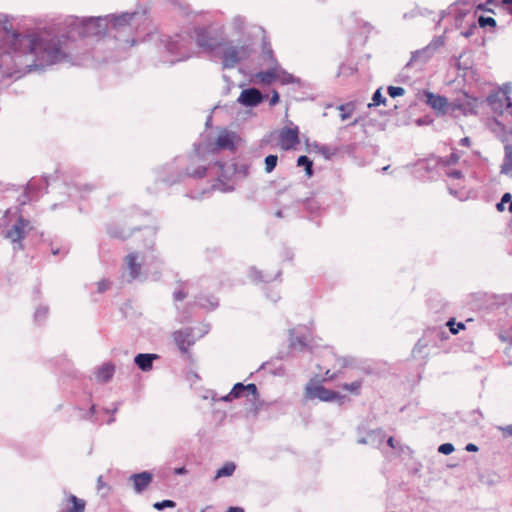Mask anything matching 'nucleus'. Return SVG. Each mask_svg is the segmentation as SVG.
Instances as JSON below:
<instances>
[{"label": "nucleus", "instance_id": "nucleus-1", "mask_svg": "<svg viewBox=\"0 0 512 512\" xmlns=\"http://www.w3.org/2000/svg\"><path fill=\"white\" fill-rule=\"evenodd\" d=\"M61 41L47 34H21L12 30L7 15L0 14V84L7 78L43 70L63 60Z\"/></svg>", "mask_w": 512, "mask_h": 512}, {"label": "nucleus", "instance_id": "nucleus-2", "mask_svg": "<svg viewBox=\"0 0 512 512\" xmlns=\"http://www.w3.org/2000/svg\"><path fill=\"white\" fill-rule=\"evenodd\" d=\"M227 149L233 151L234 134L224 130L220 132L215 143L199 144L195 148V152L191 157L192 165L187 167L186 174L193 178H201L204 176L216 177L218 183L211 186V190H219L221 192H230L233 186L223 183V180L229 179L235 173L234 164L215 161L214 163H206L215 157L220 150Z\"/></svg>", "mask_w": 512, "mask_h": 512}, {"label": "nucleus", "instance_id": "nucleus-3", "mask_svg": "<svg viewBox=\"0 0 512 512\" xmlns=\"http://www.w3.org/2000/svg\"><path fill=\"white\" fill-rule=\"evenodd\" d=\"M136 13H121L119 15H105L98 17H77L67 16L63 22V28L66 31L65 35H51L47 32L41 34H47L51 38H57L61 41V46L65 51V57L61 62H67L69 60V53L67 50V41L69 38L75 37H100L110 31H116L117 33L130 32L132 21L135 18ZM58 64V62L56 63Z\"/></svg>", "mask_w": 512, "mask_h": 512}, {"label": "nucleus", "instance_id": "nucleus-4", "mask_svg": "<svg viewBox=\"0 0 512 512\" xmlns=\"http://www.w3.org/2000/svg\"><path fill=\"white\" fill-rule=\"evenodd\" d=\"M155 235L154 229H145L142 249L132 251L125 257V268L130 280L139 279L143 274L156 273L160 267L161 261L154 250Z\"/></svg>", "mask_w": 512, "mask_h": 512}, {"label": "nucleus", "instance_id": "nucleus-5", "mask_svg": "<svg viewBox=\"0 0 512 512\" xmlns=\"http://www.w3.org/2000/svg\"><path fill=\"white\" fill-rule=\"evenodd\" d=\"M193 40L207 52H213L217 46L216 39L210 35L207 27H196L193 34H177L166 43L167 52L173 56L171 64L185 61L193 56Z\"/></svg>", "mask_w": 512, "mask_h": 512}, {"label": "nucleus", "instance_id": "nucleus-6", "mask_svg": "<svg viewBox=\"0 0 512 512\" xmlns=\"http://www.w3.org/2000/svg\"><path fill=\"white\" fill-rule=\"evenodd\" d=\"M491 110L498 117L489 122L490 130L502 141L512 139V101L497 92L487 98Z\"/></svg>", "mask_w": 512, "mask_h": 512}, {"label": "nucleus", "instance_id": "nucleus-7", "mask_svg": "<svg viewBox=\"0 0 512 512\" xmlns=\"http://www.w3.org/2000/svg\"><path fill=\"white\" fill-rule=\"evenodd\" d=\"M253 43L250 39H244L236 44L227 42L220 47L222 66L224 69H232L241 61L248 59L253 53Z\"/></svg>", "mask_w": 512, "mask_h": 512}, {"label": "nucleus", "instance_id": "nucleus-8", "mask_svg": "<svg viewBox=\"0 0 512 512\" xmlns=\"http://www.w3.org/2000/svg\"><path fill=\"white\" fill-rule=\"evenodd\" d=\"M209 331V326L204 324L198 328H183L173 333V339L178 349L183 354L189 353V348L195 342L206 335Z\"/></svg>", "mask_w": 512, "mask_h": 512}, {"label": "nucleus", "instance_id": "nucleus-9", "mask_svg": "<svg viewBox=\"0 0 512 512\" xmlns=\"http://www.w3.org/2000/svg\"><path fill=\"white\" fill-rule=\"evenodd\" d=\"M304 397L306 400L318 399L322 402L337 401L340 404L346 397L339 392L325 388L319 381L311 379L305 386Z\"/></svg>", "mask_w": 512, "mask_h": 512}, {"label": "nucleus", "instance_id": "nucleus-10", "mask_svg": "<svg viewBox=\"0 0 512 512\" xmlns=\"http://www.w3.org/2000/svg\"><path fill=\"white\" fill-rule=\"evenodd\" d=\"M249 396H252L254 400L259 397L257 387L253 383H249L247 385H244L243 383H236L228 394L220 398L217 397V394L214 391H209L208 394L204 396V398H211L213 402H231L234 399H238L241 397L248 398Z\"/></svg>", "mask_w": 512, "mask_h": 512}, {"label": "nucleus", "instance_id": "nucleus-11", "mask_svg": "<svg viewBox=\"0 0 512 512\" xmlns=\"http://www.w3.org/2000/svg\"><path fill=\"white\" fill-rule=\"evenodd\" d=\"M31 229V222L19 216L16 222L6 231L5 237L15 245L14 249L22 250L24 248L22 240Z\"/></svg>", "mask_w": 512, "mask_h": 512}, {"label": "nucleus", "instance_id": "nucleus-12", "mask_svg": "<svg viewBox=\"0 0 512 512\" xmlns=\"http://www.w3.org/2000/svg\"><path fill=\"white\" fill-rule=\"evenodd\" d=\"M312 333L306 327H296L290 330V347L297 351H303L310 347Z\"/></svg>", "mask_w": 512, "mask_h": 512}, {"label": "nucleus", "instance_id": "nucleus-13", "mask_svg": "<svg viewBox=\"0 0 512 512\" xmlns=\"http://www.w3.org/2000/svg\"><path fill=\"white\" fill-rule=\"evenodd\" d=\"M443 44L441 39L431 42L426 47L412 52L410 61L407 66L411 65H423L425 64L435 53L437 48Z\"/></svg>", "mask_w": 512, "mask_h": 512}, {"label": "nucleus", "instance_id": "nucleus-14", "mask_svg": "<svg viewBox=\"0 0 512 512\" xmlns=\"http://www.w3.org/2000/svg\"><path fill=\"white\" fill-rule=\"evenodd\" d=\"M298 135L299 130L297 126L293 128L285 127L278 133V145L285 151L293 149L299 143Z\"/></svg>", "mask_w": 512, "mask_h": 512}, {"label": "nucleus", "instance_id": "nucleus-15", "mask_svg": "<svg viewBox=\"0 0 512 512\" xmlns=\"http://www.w3.org/2000/svg\"><path fill=\"white\" fill-rule=\"evenodd\" d=\"M425 102L429 105L433 110H435L438 114L444 115L448 110V99L444 96L434 94L430 91H425Z\"/></svg>", "mask_w": 512, "mask_h": 512}, {"label": "nucleus", "instance_id": "nucleus-16", "mask_svg": "<svg viewBox=\"0 0 512 512\" xmlns=\"http://www.w3.org/2000/svg\"><path fill=\"white\" fill-rule=\"evenodd\" d=\"M263 100L264 95L256 88L244 89L238 97V102L247 107H255Z\"/></svg>", "mask_w": 512, "mask_h": 512}, {"label": "nucleus", "instance_id": "nucleus-17", "mask_svg": "<svg viewBox=\"0 0 512 512\" xmlns=\"http://www.w3.org/2000/svg\"><path fill=\"white\" fill-rule=\"evenodd\" d=\"M85 501L69 494L63 499L59 512H84Z\"/></svg>", "mask_w": 512, "mask_h": 512}, {"label": "nucleus", "instance_id": "nucleus-18", "mask_svg": "<svg viewBox=\"0 0 512 512\" xmlns=\"http://www.w3.org/2000/svg\"><path fill=\"white\" fill-rule=\"evenodd\" d=\"M152 479V474L147 471L138 474H133L130 477V480L133 482L134 490L136 493L143 492L150 485Z\"/></svg>", "mask_w": 512, "mask_h": 512}, {"label": "nucleus", "instance_id": "nucleus-19", "mask_svg": "<svg viewBox=\"0 0 512 512\" xmlns=\"http://www.w3.org/2000/svg\"><path fill=\"white\" fill-rule=\"evenodd\" d=\"M158 358H159V356L157 354L140 353L134 357V363L143 372H148V371L152 370V368H153V361Z\"/></svg>", "mask_w": 512, "mask_h": 512}, {"label": "nucleus", "instance_id": "nucleus-20", "mask_svg": "<svg viewBox=\"0 0 512 512\" xmlns=\"http://www.w3.org/2000/svg\"><path fill=\"white\" fill-rule=\"evenodd\" d=\"M270 65L269 69L256 73L255 77L260 83L269 85L277 81L278 62Z\"/></svg>", "mask_w": 512, "mask_h": 512}, {"label": "nucleus", "instance_id": "nucleus-21", "mask_svg": "<svg viewBox=\"0 0 512 512\" xmlns=\"http://www.w3.org/2000/svg\"><path fill=\"white\" fill-rule=\"evenodd\" d=\"M504 159L501 165L500 173L512 177V144L505 142Z\"/></svg>", "mask_w": 512, "mask_h": 512}, {"label": "nucleus", "instance_id": "nucleus-22", "mask_svg": "<svg viewBox=\"0 0 512 512\" xmlns=\"http://www.w3.org/2000/svg\"><path fill=\"white\" fill-rule=\"evenodd\" d=\"M115 372V366L111 363H104L96 371V379L100 382L109 381Z\"/></svg>", "mask_w": 512, "mask_h": 512}, {"label": "nucleus", "instance_id": "nucleus-23", "mask_svg": "<svg viewBox=\"0 0 512 512\" xmlns=\"http://www.w3.org/2000/svg\"><path fill=\"white\" fill-rule=\"evenodd\" d=\"M229 27L234 34L242 36L245 34L247 21L245 17L236 15L231 19Z\"/></svg>", "mask_w": 512, "mask_h": 512}, {"label": "nucleus", "instance_id": "nucleus-24", "mask_svg": "<svg viewBox=\"0 0 512 512\" xmlns=\"http://www.w3.org/2000/svg\"><path fill=\"white\" fill-rule=\"evenodd\" d=\"M196 304L203 309L213 310L218 306L219 302L212 295H200L197 297Z\"/></svg>", "mask_w": 512, "mask_h": 512}, {"label": "nucleus", "instance_id": "nucleus-25", "mask_svg": "<svg viewBox=\"0 0 512 512\" xmlns=\"http://www.w3.org/2000/svg\"><path fill=\"white\" fill-rule=\"evenodd\" d=\"M235 469L236 465L233 462H227L216 471L215 479L232 476Z\"/></svg>", "mask_w": 512, "mask_h": 512}, {"label": "nucleus", "instance_id": "nucleus-26", "mask_svg": "<svg viewBox=\"0 0 512 512\" xmlns=\"http://www.w3.org/2000/svg\"><path fill=\"white\" fill-rule=\"evenodd\" d=\"M277 81L281 84H290L295 82V78L292 74L284 70L279 64L277 69Z\"/></svg>", "mask_w": 512, "mask_h": 512}, {"label": "nucleus", "instance_id": "nucleus-27", "mask_svg": "<svg viewBox=\"0 0 512 512\" xmlns=\"http://www.w3.org/2000/svg\"><path fill=\"white\" fill-rule=\"evenodd\" d=\"M341 120H347L355 111V104L353 102H348L345 104H341L338 106Z\"/></svg>", "mask_w": 512, "mask_h": 512}, {"label": "nucleus", "instance_id": "nucleus-28", "mask_svg": "<svg viewBox=\"0 0 512 512\" xmlns=\"http://www.w3.org/2000/svg\"><path fill=\"white\" fill-rule=\"evenodd\" d=\"M376 439H378V443H382L384 436L381 431H372L370 432L366 438H361L358 440L360 444H372Z\"/></svg>", "mask_w": 512, "mask_h": 512}, {"label": "nucleus", "instance_id": "nucleus-29", "mask_svg": "<svg viewBox=\"0 0 512 512\" xmlns=\"http://www.w3.org/2000/svg\"><path fill=\"white\" fill-rule=\"evenodd\" d=\"M361 387H362V381H360V380H356L351 383H345L342 385V388L344 390H346L354 395L360 394Z\"/></svg>", "mask_w": 512, "mask_h": 512}, {"label": "nucleus", "instance_id": "nucleus-30", "mask_svg": "<svg viewBox=\"0 0 512 512\" xmlns=\"http://www.w3.org/2000/svg\"><path fill=\"white\" fill-rule=\"evenodd\" d=\"M297 165L298 166H304L305 167V171H306V174L308 177L312 176L313 174V170H312V161L307 157V156H300L297 160Z\"/></svg>", "mask_w": 512, "mask_h": 512}, {"label": "nucleus", "instance_id": "nucleus-31", "mask_svg": "<svg viewBox=\"0 0 512 512\" xmlns=\"http://www.w3.org/2000/svg\"><path fill=\"white\" fill-rule=\"evenodd\" d=\"M479 27L485 28L487 26L491 28L496 27V20L492 16L479 15L478 16Z\"/></svg>", "mask_w": 512, "mask_h": 512}, {"label": "nucleus", "instance_id": "nucleus-32", "mask_svg": "<svg viewBox=\"0 0 512 512\" xmlns=\"http://www.w3.org/2000/svg\"><path fill=\"white\" fill-rule=\"evenodd\" d=\"M277 162H278L277 155L270 154V155L266 156L265 157V172L271 173L275 169Z\"/></svg>", "mask_w": 512, "mask_h": 512}, {"label": "nucleus", "instance_id": "nucleus-33", "mask_svg": "<svg viewBox=\"0 0 512 512\" xmlns=\"http://www.w3.org/2000/svg\"><path fill=\"white\" fill-rule=\"evenodd\" d=\"M108 233H109V235H111L112 237L120 238V239H125V238H127V237L130 235L129 230H127V229H122L121 231H118V230L116 229V227H114V226H112V225L108 227Z\"/></svg>", "mask_w": 512, "mask_h": 512}, {"label": "nucleus", "instance_id": "nucleus-34", "mask_svg": "<svg viewBox=\"0 0 512 512\" xmlns=\"http://www.w3.org/2000/svg\"><path fill=\"white\" fill-rule=\"evenodd\" d=\"M250 277L253 281H265L268 282L272 280L273 278L267 275H263L261 271L251 268L250 270Z\"/></svg>", "mask_w": 512, "mask_h": 512}, {"label": "nucleus", "instance_id": "nucleus-35", "mask_svg": "<svg viewBox=\"0 0 512 512\" xmlns=\"http://www.w3.org/2000/svg\"><path fill=\"white\" fill-rule=\"evenodd\" d=\"M262 58L264 61H267L269 64H275L277 60L275 59L273 55V50L270 46H264L262 51Z\"/></svg>", "mask_w": 512, "mask_h": 512}, {"label": "nucleus", "instance_id": "nucleus-36", "mask_svg": "<svg viewBox=\"0 0 512 512\" xmlns=\"http://www.w3.org/2000/svg\"><path fill=\"white\" fill-rule=\"evenodd\" d=\"M48 315V308L46 306H39L36 308L34 313V319L36 322H42Z\"/></svg>", "mask_w": 512, "mask_h": 512}, {"label": "nucleus", "instance_id": "nucleus-37", "mask_svg": "<svg viewBox=\"0 0 512 512\" xmlns=\"http://www.w3.org/2000/svg\"><path fill=\"white\" fill-rule=\"evenodd\" d=\"M385 102L386 98L382 95L381 89H377L373 94L372 102L368 106H378L380 104H385Z\"/></svg>", "mask_w": 512, "mask_h": 512}, {"label": "nucleus", "instance_id": "nucleus-38", "mask_svg": "<svg viewBox=\"0 0 512 512\" xmlns=\"http://www.w3.org/2000/svg\"><path fill=\"white\" fill-rule=\"evenodd\" d=\"M446 325L449 327L450 332L454 335L457 334L460 330L465 328L464 323H462V322L456 323L454 319H450Z\"/></svg>", "mask_w": 512, "mask_h": 512}, {"label": "nucleus", "instance_id": "nucleus-39", "mask_svg": "<svg viewBox=\"0 0 512 512\" xmlns=\"http://www.w3.org/2000/svg\"><path fill=\"white\" fill-rule=\"evenodd\" d=\"M314 147L317 150V152L323 155L326 159H329L333 154L330 147L327 145L315 144Z\"/></svg>", "mask_w": 512, "mask_h": 512}, {"label": "nucleus", "instance_id": "nucleus-40", "mask_svg": "<svg viewBox=\"0 0 512 512\" xmlns=\"http://www.w3.org/2000/svg\"><path fill=\"white\" fill-rule=\"evenodd\" d=\"M176 503L172 500H163L161 502L154 503L153 507L157 510H162L164 508H174Z\"/></svg>", "mask_w": 512, "mask_h": 512}, {"label": "nucleus", "instance_id": "nucleus-41", "mask_svg": "<svg viewBox=\"0 0 512 512\" xmlns=\"http://www.w3.org/2000/svg\"><path fill=\"white\" fill-rule=\"evenodd\" d=\"M387 91H388L389 96L392 98L402 96L405 93V90L402 87H398V86H389Z\"/></svg>", "mask_w": 512, "mask_h": 512}, {"label": "nucleus", "instance_id": "nucleus-42", "mask_svg": "<svg viewBox=\"0 0 512 512\" xmlns=\"http://www.w3.org/2000/svg\"><path fill=\"white\" fill-rule=\"evenodd\" d=\"M497 93L502 97H507L508 99H511L510 95L512 93V85L510 83L503 84V86L499 91H497Z\"/></svg>", "mask_w": 512, "mask_h": 512}, {"label": "nucleus", "instance_id": "nucleus-43", "mask_svg": "<svg viewBox=\"0 0 512 512\" xmlns=\"http://www.w3.org/2000/svg\"><path fill=\"white\" fill-rule=\"evenodd\" d=\"M455 450L453 444L451 443H444V444H441L439 447H438V452L439 453H442L444 455H449L451 454L453 451Z\"/></svg>", "mask_w": 512, "mask_h": 512}, {"label": "nucleus", "instance_id": "nucleus-44", "mask_svg": "<svg viewBox=\"0 0 512 512\" xmlns=\"http://www.w3.org/2000/svg\"><path fill=\"white\" fill-rule=\"evenodd\" d=\"M186 296H187V292L185 291L184 287H181L178 290L174 291L175 301H182L186 298Z\"/></svg>", "mask_w": 512, "mask_h": 512}, {"label": "nucleus", "instance_id": "nucleus-45", "mask_svg": "<svg viewBox=\"0 0 512 512\" xmlns=\"http://www.w3.org/2000/svg\"><path fill=\"white\" fill-rule=\"evenodd\" d=\"M109 287V282L107 280H101L97 283L98 292H105Z\"/></svg>", "mask_w": 512, "mask_h": 512}, {"label": "nucleus", "instance_id": "nucleus-46", "mask_svg": "<svg viewBox=\"0 0 512 512\" xmlns=\"http://www.w3.org/2000/svg\"><path fill=\"white\" fill-rule=\"evenodd\" d=\"M446 175L450 178L459 179L462 177V173L459 170H449L446 172Z\"/></svg>", "mask_w": 512, "mask_h": 512}, {"label": "nucleus", "instance_id": "nucleus-47", "mask_svg": "<svg viewBox=\"0 0 512 512\" xmlns=\"http://www.w3.org/2000/svg\"><path fill=\"white\" fill-rule=\"evenodd\" d=\"M279 102V94L276 90L272 92V96L270 98V106H275Z\"/></svg>", "mask_w": 512, "mask_h": 512}, {"label": "nucleus", "instance_id": "nucleus-48", "mask_svg": "<svg viewBox=\"0 0 512 512\" xmlns=\"http://www.w3.org/2000/svg\"><path fill=\"white\" fill-rule=\"evenodd\" d=\"M491 5H493V2L489 0L484 5H479L478 9L479 10H484L486 12L494 13V11L490 8Z\"/></svg>", "mask_w": 512, "mask_h": 512}, {"label": "nucleus", "instance_id": "nucleus-49", "mask_svg": "<svg viewBox=\"0 0 512 512\" xmlns=\"http://www.w3.org/2000/svg\"><path fill=\"white\" fill-rule=\"evenodd\" d=\"M114 38H115V40H116V41H118L119 43H126V44H129L130 46H133V45H134V43H135V41H134L133 39H132V40H130V39H122V38L120 37V35H118V34H115V35H114Z\"/></svg>", "mask_w": 512, "mask_h": 512}, {"label": "nucleus", "instance_id": "nucleus-50", "mask_svg": "<svg viewBox=\"0 0 512 512\" xmlns=\"http://www.w3.org/2000/svg\"><path fill=\"white\" fill-rule=\"evenodd\" d=\"M180 178H181V175H180V174H178V175H177V177H175V178H170V177H167V178H166V177H163V178H162V181H163V182H166V183H168V184H173V183L178 182V181L180 180Z\"/></svg>", "mask_w": 512, "mask_h": 512}, {"label": "nucleus", "instance_id": "nucleus-51", "mask_svg": "<svg viewBox=\"0 0 512 512\" xmlns=\"http://www.w3.org/2000/svg\"><path fill=\"white\" fill-rule=\"evenodd\" d=\"M459 156L456 153H452L449 158L445 161L446 164H454L458 161Z\"/></svg>", "mask_w": 512, "mask_h": 512}, {"label": "nucleus", "instance_id": "nucleus-52", "mask_svg": "<svg viewBox=\"0 0 512 512\" xmlns=\"http://www.w3.org/2000/svg\"><path fill=\"white\" fill-rule=\"evenodd\" d=\"M431 123H432V121L430 119L426 118V117L425 118H419V119L416 120V124L418 126L429 125Z\"/></svg>", "mask_w": 512, "mask_h": 512}, {"label": "nucleus", "instance_id": "nucleus-53", "mask_svg": "<svg viewBox=\"0 0 512 512\" xmlns=\"http://www.w3.org/2000/svg\"><path fill=\"white\" fill-rule=\"evenodd\" d=\"M465 449L468 451V452H477L478 451V447L473 444V443H468L465 447Z\"/></svg>", "mask_w": 512, "mask_h": 512}, {"label": "nucleus", "instance_id": "nucleus-54", "mask_svg": "<svg viewBox=\"0 0 512 512\" xmlns=\"http://www.w3.org/2000/svg\"><path fill=\"white\" fill-rule=\"evenodd\" d=\"M500 201H502V203H504V204H505V203H510V201H512V196H511V194H510V193H505V194H503V196H502V198H501V200H500Z\"/></svg>", "mask_w": 512, "mask_h": 512}, {"label": "nucleus", "instance_id": "nucleus-55", "mask_svg": "<svg viewBox=\"0 0 512 512\" xmlns=\"http://www.w3.org/2000/svg\"><path fill=\"white\" fill-rule=\"evenodd\" d=\"M426 346V344H422L421 340L418 341V343L415 345L414 349H413V353H416V352H421V350Z\"/></svg>", "mask_w": 512, "mask_h": 512}, {"label": "nucleus", "instance_id": "nucleus-56", "mask_svg": "<svg viewBox=\"0 0 512 512\" xmlns=\"http://www.w3.org/2000/svg\"><path fill=\"white\" fill-rule=\"evenodd\" d=\"M506 435L512 436V424L501 428Z\"/></svg>", "mask_w": 512, "mask_h": 512}, {"label": "nucleus", "instance_id": "nucleus-57", "mask_svg": "<svg viewBox=\"0 0 512 512\" xmlns=\"http://www.w3.org/2000/svg\"><path fill=\"white\" fill-rule=\"evenodd\" d=\"M174 473L176 475H183V474L187 473V470L185 467H179V468H175Z\"/></svg>", "mask_w": 512, "mask_h": 512}, {"label": "nucleus", "instance_id": "nucleus-58", "mask_svg": "<svg viewBox=\"0 0 512 512\" xmlns=\"http://www.w3.org/2000/svg\"><path fill=\"white\" fill-rule=\"evenodd\" d=\"M475 28V26H472L469 30L467 31H463L461 34L465 37V38H469L470 36H472L473 34V29Z\"/></svg>", "mask_w": 512, "mask_h": 512}, {"label": "nucleus", "instance_id": "nucleus-59", "mask_svg": "<svg viewBox=\"0 0 512 512\" xmlns=\"http://www.w3.org/2000/svg\"><path fill=\"white\" fill-rule=\"evenodd\" d=\"M97 487L98 490H101L104 487L103 477L99 476L97 479Z\"/></svg>", "mask_w": 512, "mask_h": 512}, {"label": "nucleus", "instance_id": "nucleus-60", "mask_svg": "<svg viewBox=\"0 0 512 512\" xmlns=\"http://www.w3.org/2000/svg\"><path fill=\"white\" fill-rule=\"evenodd\" d=\"M460 144L463 145V146H469L470 145V138L469 137H464L460 140Z\"/></svg>", "mask_w": 512, "mask_h": 512}, {"label": "nucleus", "instance_id": "nucleus-61", "mask_svg": "<svg viewBox=\"0 0 512 512\" xmlns=\"http://www.w3.org/2000/svg\"><path fill=\"white\" fill-rule=\"evenodd\" d=\"M226 512H244V510L240 507H230Z\"/></svg>", "mask_w": 512, "mask_h": 512}, {"label": "nucleus", "instance_id": "nucleus-62", "mask_svg": "<svg viewBox=\"0 0 512 512\" xmlns=\"http://www.w3.org/2000/svg\"><path fill=\"white\" fill-rule=\"evenodd\" d=\"M504 205H505V204H504V203H502V201H500L499 203H497V205H496L497 210H498V211H500V212L504 211V209H505V206H504Z\"/></svg>", "mask_w": 512, "mask_h": 512}, {"label": "nucleus", "instance_id": "nucleus-63", "mask_svg": "<svg viewBox=\"0 0 512 512\" xmlns=\"http://www.w3.org/2000/svg\"><path fill=\"white\" fill-rule=\"evenodd\" d=\"M70 192H69V196L70 197H76V192L78 191V188L77 187H72L70 188Z\"/></svg>", "mask_w": 512, "mask_h": 512}, {"label": "nucleus", "instance_id": "nucleus-64", "mask_svg": "<svg viewBox=\"0 0 512 512\" xmlns=\"http://www.w3.org/2000/svg\"><path fill=\"white\" fill-rule=\"evenodd\" d=\"M504 301L512 303V293L504 295Z\"/></svg>", "mask_w": 512, "mask_h": 512}]
</instances>
